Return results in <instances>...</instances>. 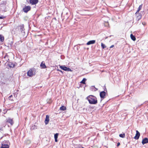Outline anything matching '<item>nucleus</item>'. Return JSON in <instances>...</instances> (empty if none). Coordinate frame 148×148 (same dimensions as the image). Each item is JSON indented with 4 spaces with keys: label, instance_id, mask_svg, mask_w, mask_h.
<instances>
[{
    "label": "nucleus",
    "instance_id": "obj_1",
    "mask_svg": "<svg viewBox=\"0 0 148 148\" xmlns=\"http://www.w3.org/2000/svg\"><path fill=\"white\" fill-rule=\"evenodd\" d=\"M89 103L92 104H96L97 103L98 101L97 97L92 95H90L86 98Z\"/></svg>",
    "mask_w": 148,
    "mask_h": 148
},
{
    "label": "nucleus",
    "instance_id": "obj_2",
    "mask_svg": "<svg viewBox=\"0 0 148 148\" xmlns=\"http://www.w3.org/2000/svg\"><path fill=\"white\" fill-rule=\"evenodd\" d=\"M35 70L34 69H29L27 72V75L29 77H32L35 74Z\"/></svg>",
    "mask_w": 148,
    "mask_h": 148
},
{
    "label": "nucleus",
    "instance_id": "obj_3",
    "mask_svg": "<svg viewBox=\"0 0 148 148\" xmlns=\"http://www.w3.org/2000/svg\"><path fill=\"white\" fill-rule=\"evenodd\" d=\"M10 144L8 141H3L2 143V146L1 148H9V144Z\"/></svg>",
    "mask_w": 148,
    "mask_h": 148
},
{
    "label": "nucleus",
    "instance_id": "obj_4",
    "mask_svg": "<svg viewBox=\"0 0 148 148\" xmlns=\"http://www.w3.org/2000/svg\"><path fill=\"white\" fill-rule=\"evenodd\" d=\"M135 16L137 21L139 20L141 18L142 15L139 12H136L135 13Z\"/></svg>",
    "mask_w": 148,
    "mask_h": 148
},
{
    "label": "nucleus",
    "instance_id": "obj_5",
    "mask_svg": "<svg viewBox=\"0 0 148 148\" xmlns=\"http://www.w3.org/2000/svg\"><path fill=\"white\" fill-rule=\"evenodd\" d=\"M60 67L64 71H72V70L69 68L65 66H60Z\"/></svg>",
    "mask_w": 148,
    "mask_h": 148
},
{
    "label": "nucleus",
    "instance_id": "obj_6",
    "mask_svg": "<svg viewBox=\"0 0 148 148\" xmlns=\"http://www.w3.org/2000/svg\"><path fill=\"white\" fill-rule=\"evenodd\" d=\"M31 9V7L30 6H25L23 9V11L24 12L27 13Z\"/></svg>",
    "mask_w": 148,
    "mask_h": 148
},
{
    "label": "nucleus",
    "instance_id": "obj_7",
    "mask_svg": "<svg viewBox=\"0 0 148 148\" xmlns=\"http://www.w3.org/2000/svg\"><path fill=\"white\" fill-rule=\"evenodd\" d=\"M49 115H46V117L45 119V123L46 125L47 124L49 123Z\"/></svg>",
    "mask_w": 148,
    "mask_h": 148
},
{
    "label": "nucleus",
    "instance_id": "obj_8",
    "mask_svg": "<svg viewBox=\"0 0 148 148\" xmlns=\"http://www.w3.org/2000/svg\"><path fill=\"white\" fill-rule=\"evenodd\" d=\"M140 136V133L138 131H136V134L134 138L136 140H138Z\"/></svg>",
    "mask_w": 148,
    "mask_h": 148
},
{
    "label": "nucleus",
    "instance_id": "obj_9",
    "mask_svg": "<svg viewBox=\"0 0 148 148\" xmlns=\"http://www.w3.org/2000/svg\"><path fill=\"white\" fill-rule=\"evenodd\" d=\"M106 92L104 91L101 92H100V96L101 98L104 99L106 95Z\"/></svg>",
    "mask_w": 148,
    "mask_h": 148
},
{
    "label": "nucleus",
    "instance_id": "obj_10",
    "mask_svg": "<svg viewBox=\"0 0 148 148\" xmlns=\"http://www.w3.org/2000/svg\"><path fill=\"white\" fill-rule=\"evenodd\" d=\"M142 143L143 145L148 143V138H144L142 141Z\"/></svg>",
    "mask_w": 148,
    "mask_h": 148
},
{
    "label": "nucleus",
    "instance_id": "obj_11",
    "mask_svg": "<svg viewBox=\"0 0 148 148\" xmlns=\"http://www.w3.org/2000/svg\"><path fill=\"white\" fill-rule=\"evenodd\" d=\"M95 40H92L89 41L86 43V45H89L90 44H92L95 43Z\"/></svg>",
    "mask_w": 148,
    "mask_h": 148
},
{
    "label": "nucleus",
    "instance_id": "obj_12",
    "mask_svg": "<svg viewBox=\"0 0 148 148\" xmlns=\"http://www.w3.org/2000/svg\"><path fill=\"white\" fill-rule=\"evenodd\" d=\"M40 66L42 69H45L47 67L45 65V63L43 62H42L40 65Z\"/></svg>",
    "mask_w": 148,
    "mask_h": 148
},
{
    "label": "nucleus",
    "instance_id": "obj_13",
    "mask_svg": "<svg viewBox=\"0 0 148 148\" xmlns=\"http://www.w3.org/2000/svg\"><path fill=\"white\" fill-rule=\"evenodd\" d=\"M30 2L32 5L35 4L37 3V0H30Z\"/></svg>",
    "mask_w": 148,
    "mask_h": 148
},
{
    "label": "nucleus",
    "instance_id": "obj_14",
    "mask_svg": "<svg viewBox=\"0 0 148 148\" xmlns=\"http://www.w3.org/2000/svg\"><path fill=\"white\" fill-rule=\"evenodd\" d=\"M66 108L64 106H62L60 108V110L64 111L66 110Z\"/></svg>",
    "mask_w": 148,
    "mask_h": 148
},
{
    "label": "nucleus",
    "instance_id": "obj_15",
    "mask_svg": "<svg viewBox=\"0 0 148 148\" xmlns=\"http://www.w3.org/2000/svg\"><path fill=\"white\" fill-rule=\"evenodd\" d=\"M58 133H56L54 135V138L55 139V141L56 142H58Z\"/></svg>",
    "mask_w": 148,
    "mask_h": 148
},
{
    "label": "nucleus",
    "instance_id": "obj_16",
    "mask_svg": "<svg viewBox=\"0 0 148 148\" xmlns=\"http://www.w3.org/2000/svg\"><path fill=\"white\" fill-rule=\"evenodd\" d=\"M130 37L131 39L134 41L136 40V38L135 36H134L132 34H131L130 35Z\"/></svg>",
    "mask_w": 148,
    "mask_h": 148
},
{
    "label": "nucleus",
    "instance_id": "obj_17",
    "mask_svg": "<svg viewBox=\"0 0 148 148\" xmlns=\"http://www.w3.org/2000/svg\"><path fill=\"white\" fill-rule=\"evenodd\" d=\"M7 122L10 123L11 125H12L13 124L12 120L10 119H8L7 120Z\"/></svg>",
    "mask_w": 148,
    "mask_h": 148
},
{
    "label": "nucleus",
    "instance_id": "obj_18",
    "mask_svg": "<svg viewBox=\"0 0 148 148\" xmlns=\"http://www.w3.org/2000/svg\"><path fill=\"white\" fill-rule=\"evenodd\" d=\"M142 5H143V4H141V5H140L139 7H138V10H137L136 12H139V11L141 10V9H142Z\"/></svg>",
    "mask_w": 148,
    "mask_h": 148
},
{
    "label": "nucleus",
    "instance_id": "obj_19",
    "mask_svg": "<svg viewBox=\"0 0 148 148\" xmlns=\"http://www.w3.org/2000/svg\"><path fill=\"white\" fill-rule=\"evenodd\" d=\"M4 37L3 36H2L0 34V41L3 42L4 41Z\"/></svg>",
    "mask_w": 148,
    "mask_h": 148
},
{
    "label": "nucleus",
    "instance_id": "obj_20",
    "mask_svg": "<svg viewBox=\"0 0 148 148\" xmlns=\"http://www.w3.org/2000/svg\"><path fill=\"white\" fill-rule=\"evenodd\" d=\"M119 136L122 138H124L125 137V134L124 133L123 134H120L119 135Z\"/></svg>",
    "mask_w": 148,
    "mask_h": 148
},
{
    "label": "nucleus",
    "instance_id": "obj_21",
    "mask_svg": "<svg viewBox=\"0 0 148 148\" xmlns=\"http://www.w3.org/2000/svg\"><path fill=\"white\" fill-rule=\"evenodd\" d=\"M86 80V79L84 78L82 80L81 82V83L83 84H86L85 81Z\"/></svg>",
    "mask_w": 148,
    "mask_h": 148
},
{
    "label": "nucleus",
    "instance_id": "obj_22",
    "mask_svg": "<svg viewBox=\"0 0 148 148\" xmlns=\"http://www.w3.org/2000/svg\"><path fill=\"white\" fill-rule=\"evenodd\" d=\"M101 46L102 49H104L106 47V46L103 43H101Z\"/></svg>",
    "mask_w": 148,
    "mask_h": 148
},
{
    "label": "nucleus",
    "instance_id": "obj_23",
    "mask_svg": "<svg viewBox=\"0 0 148 148\" xmlns=\"http://www.w3.org/2000/svg\"><path fill=\"white\" fill-rule=\"evenodd\" d=\"M35 129H36V127L35 125H32L31 127V130H34Z\"/></svg>",
    "mask_w": 148,
    "mask_h": 148
},
{
    "label": "nucleus",
    "instance_id": "obj_24",
    "mask_svg": "<svg viewBox=\"0 0 148 148\" xmlns=\"http://www.w3.org/2000/svg\"><path fill=\"white\" fill-rule=\"evenodd\" d=\"M104 24L105 26H108L109 25V23L108 22H105L104 23Z\"/></svg>",
    "mask_w": 148,
    "mask_h": 148
},
{
    "label": "nucleus",
    "instance_id": "obj_25",
    "mask_svg": "<svg viewBox=\"0 0 148 148\" xmlns=\"http://www.w3.org/2000/svg\"><path fill=\"white\" fill-rule=\"evenodd\" d=\"M92 148H99V147L97 145H94Z\"/></svg>",
    "mask_w": 148,
    "mask_h": 148
},
{
    "label": "nucleus",
    "instance_id": "obj_26",
    "mask_svg": "<svg viewBox=\"0 0 148 148\" xmlns=\"http://www.w3.org/2000/svg\"><path fill=\"white\" fill-rule=\"evenodd\" d=\"M3 18H4V17H3V16H0V19H3Z\"/></svg>",
    "mask_w": 148,
    "mask_h": 148
},
{
    "label": "nucleus",
    "instance_id": "obj_27",
    "mask_svg": "<svg viewBox=\"0 0 148 148\" xmlns=\"http://www.w3.org/2000/svg\"><path fill=\"white\" fill-rule=\"evenodd\" d=\"M114 45H111L110 47V48H112L113 47H114Z\"/></svg>",
    "mask_w": 148,
    "mask_h": 148
},
{
    "label": "nucleus",
    "instance_id": "obj_28",
    "mask_svg": "<svg viewBox=\"0 0 148 148\" xmlns=\"http://www.w3.org/2000/svg\"><path fill=\"white\" fill-rule=\"evenodd\" d=\"M120 145V143H118L117 144V146L118 147Z\"/></svg>",
    "mask_w": 148,
    "mask_h": 148
},
{
    "label": "nucleus",
    "instance_id": "obj_29",
    "mask_svg": "<svg viewBox=\"0 0 148 148\" xmlns=\"http://www.w3.org/2000/svg\"><path fill=\"white\" fill-rule=\"evenodd\" d=\"M142 23L144 25H145L146 24V23L145 22H142Z\"/></svg>",
    "mask_w": 148,
    "mask_h": 148
},
{
    "label": "nucleus",
    "instance_id": "obj_30",
    "mask_svg": "<svg viewBox=\"0 0 148 148\" xmlns=\"http://www.w3.org/2000/svg\"><path fill=\"white\" fill-rule=\"evenodd\" d=\"M57 70H58V71H60V72H61L62 73V71H61V70H59V69Z\"/></svg>",
    "mask_w": 148,
    "mask_h": 148
},
{
    "label": "nucleus",
    "instance_id": "obj_31",
    "mask_svg": "<svg viewBox=\"0 0 148 148\" xmlns=\"http://www.w3.org/2000/svg\"><path fill=\"white\" fill-rule=\"evenodd\" d=\"M12 95H10V96H9V98H11V97H12Z\"/></svg>",
    "mask_w": 148,
    "mask_h": 148
},
{
    "label": "nucleus",
    "instance_id": "obj_32",
    "mask_svg": "<svg viewBox=\"0 0 148 148\" xmlns=\"http://www.w3.org/2000/svg\"><path fill=\"white\" fill-rule=\"evenodd\" d=\"M1 63V62L0 61V63Z\"/></svg>",
    "mask_w": 148,
    "mask_h": 148
}]
</instances>
